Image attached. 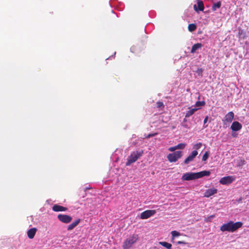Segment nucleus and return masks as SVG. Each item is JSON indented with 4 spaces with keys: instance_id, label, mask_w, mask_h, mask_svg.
<instances>
[{
    "instance_id": "obj_6",
    "label": "nucleus",
    "mask_w": 249,
    "mask_h": 249,
    "mask_svg": "<svg viewBox=\"0 0 249 249\" xmlns=\"http://www.w3.org/2000/svg\"><path fill=\"white\" fill-rule=\"evenodd\" d=\"M235 179L234 176H228L222 178L219 183L223 185H228L231 183Z\"/></svg>"
},
{
    "instance_id": "obj_12",
    "label": "nucleus",
    "mask_w": 249,
    "mask_h": 249,
    "mask_svg": "<svg viewBox=\"0 0 249 249\" xmlns=\"http://www.w3.org/2000/svg\"><path fill=\"white\" fill-rule=\"evenodd\" d=\"M217 190L215 188H213L206 190L204 194V196L206 197H209L210 196L216 194Z\"/></svg>"
},
{
    "instance_id": "obj_20",
    "label": "nucleus",
    "mask_w": 249,
    "mask_h": 249,
    "mask_svg": "<svg viewBox=\"0 0 249 249\" xmlns=\"http://www.w3.org/2000/svg\"><path fill=\"white\" fill-rule=\"evenodd\" d=\"M221 2L219 1L216 3H213L212 6V10L213 11H215L216 9L219 8L221 7Z\"/></svg>"
},
{
    "instance_id": "obj_31",
    "label": "nucleus",
    "mask_w": 249,
    "mask_h": 249,
    "mask_svg": "<svg viewBox=\"0 0 249 249\" xmlns=\"http://www.w3.org/2000/svg\"><path fill=\"white\" fill-rule=\"evenodd\" d=\"M208 116H207L205 117L204 120V124H205L208 121Z\"/></svg>"
},
{
    "instance_id": "obj_28",
    "label": "nucleus",
    "mask_w": 249,
    "mask_h": 249,
    "mask_svg": "<svg viewBox=\"0 0 249 249\" xmlns=\"http://www.w3.org/2000/svg\"><path fill=\"white\" fill-rule=\"evenodd\" d=\"M157 134H158V133H151V134H148V135L146 137V138H147V139H148V138H150V137H154V136H155L157 135Z\"/></svg>"
},
{
    "instance_id": "obj_13",
    "label": "nucleus",
    "mask_w": 249,
    "mask_h": 249,
    "mask_svg": "<svg viewBox=\"0 0 249 249\" xmlns=\"http://www.w3.org/2000/svg\"><path fill=\"white\" fill-rule=\"evenodd\" d=\"M52 210L54 212H64L66 211L68 209L66 207L55 204L53 206Z\"/></svg>"
},
{
    "instance_id": "obj_15",
    "label": "nucleus",
    "mask_w": 249,
    "mask_h": 249,
    "mask_svg": "<svg viewBox=\"0 0 249 249\" xmlns=\"http://www.w3.org/2000/svg\"><path fill=\"white\" fill-rule=\"evenodd\" d=\"M36 231L37 229L36 228H32L29 229L27 232L29 238L33 239L34 237Z\"/></svg>"
},
{
    "instance_id": "obj_35",
    "label": "nucleus",
    "mask_w": 249,
    "mask_h": 249,
    "mask_svg": "<svg viewBox=\"0 0 249 249\" xmlns=\"http://www.w3.org/2000/svg\"><path fill=\"white\" fill-rule=\"evenodd\" d=\"M198 71H199V72H202V70L201 69H198Z\"/></svg>"
},
{
    "instance_id": "obj_26",
    "label": "nucleus",
    "mask_w": 249,
    "mask_h": 249,
    "mask_svg": "<svg viewBox=\"0 0 249 249\" xmlns=\"http://www.w3.org/2000/svg\"><path fill=\"white\" fill-rule=\"evenodd\" d=\"M201 146H202V143L201 142H198L194 145V148L196 150H197V149H199L201 147Z\"/></svg>"
},
{
    "instance_id": "obj_1",
    "label": "nucleus",
    "mask_w": 249,
    "mask_h": 249,
    "mask_svg": "<svg viewBox=\"0 0 249 249\" xmlns=\"http://www.w3.org/2000/svg\"><path fill=\"white\" fill-rule=\"evenodd\" d=\"M210 174L209 171H202L197 173L188 172L183 175L181 179L187 181L196 179L204 176H209Z\"/></svg>"
},
{
    "instance_id": "obj_29",
    "label": "nucleus",
    "mask_w": 249,
    "mask_h": 249,
    "mask_svg": "<svg viewBox=\"0 0 249 249\" xmlns=\"http://www.w3.org/2000/svg\"><path fill=\"white\" fill-rule=\"evenodd\" d=\"M181 125H182L183 127H184V128H187V129L189 128V126H188V124H187L186 123H182V124H181Z\"/></svg>"
},
{
    "instance_id": "obj_24",
    "label": "nucleus",
    "mask_w": 249,
    "mask_h": 249,
    "mask_svg": "<svg viewBox=\"0 0 249 249\" xmlns=\"http://www.w3.org/2000/svg\"><path fill=\"white\" fill-rule=\"evenodd\" d=\"M205 105L204 101H197L195 104V107H199L201 106H204Z\"/></svg>"
},
{
    "instance_id": "obj_2",
    "label": "nucleus",
    "mask_w": 249,
    "mask_h": 249,
    "mask_svg": "<svg viewBox=\"0 0 249 249\" xmlns=\"http://www.w3.org/2000/svg\"><path fill=\"white\" fill-rule=\"evenodd\" d=\"M243 225V223L241 222H236L234 223L232 221H230L227 223L223 224L220 227V230L222 231H228L233 232L236 230H237L239 228L242 227Z\"/></svg>"
},
{
    "instance_id": "obj_34",
    "label": "nucleus",
    "mask_w": 249,
    "mask_h": 249,
    "mask_svg": "<svg viewBox=\"0 0 249 249\" xmlns=\"http://www.w3.org/2000/svg\"><path fill=\"white\" fill-rule=\"evenodd\" d=\"M214 217V215H211V216H210V217L211 218H213Z\"/></svg>"
},
{
    "instance_id": "obj_5",
    "label": "nucleus",
    "mask_w": 249,
    "mask_h": 249,
    "mask_svg": "<svg viewBox=\"0 0 249 249\" xmlns=\"http://www.w3.org/2000/svg\"><path fill=\"white\" fill-rule=\"evenodd\" d=\"M182 156V152L180 151H176L173 153L169 154L167 158L170 162L177 161Z\"/></svg>"
},
{
    "instance_id": "obj_21",
    "label": "nucleus",
    "mask_w": 249,
    "mask_h": 249,
    "mask_svg": "<svg viewBox=\"0 0 249 249\" xmlns=\"http://www.w3.org/2000/svg\"><path fill=\"white\" fill-rule=\"evenodd\" d=\"M188 28V30L190 32H192L196 30V26L195 24L191 23V24H189Z\"/></svg>"
},
{
    "instance_id": "obj_22",
    "label": "nucleus",
    "mask_w": 249,
    "mask_h": 249,
    "mask_svg": "<svg viewBox=\"0 0 249 249\" xmlns=\"http://www.w3.org/2000/svg\"><path fill=\"white\" fill-rule=\"evenodd\" d=\"M186 146V144L184 143H180L176 145V149H183Z\"/></svg>"
},
{
    "instance_id": "obj_25",
    "label": "nucleus",
    "mask_w": 249,
    "mask_h": 249,
    "mask_svg": "<svg viewBox=\"0 0 249 249\" xmlns=\"http://www.w3.org/2000/svg\"><path fill=\"white\" fill-rule=\"evenodd\" d=\"M209 156V152L208 151L205 152V153H204V154L203 155V156L202 157V160L203 161L206 160L208 159Z\"/></svg>"
},
{
    "instance_id": "obj_7",
    "label": "nucleus",
    "mask_w": 249,
    "mask_h": 249,
    "mask_svg": "<svg viewBox=\"0 0 249 249\" xmlns=\"http://www.w3.org/2000/svg\"><path fill=\"white\" fill-rule=\"evenodd\" d=\"M156 213L155 210H146L141 213L140 217L142 219H146L154 215Z\"/></svg>"
},
{
    "instance_id": "obj_8",
    "label": "nucleus",
    "mask_w": 249,
    "mask_h": 249,
    "mask_svg": "<svg viewBox=\"0 0 249 249\" xmlns=\"http://www.w3.org/2000/svg\"><path fill=\"white\" fill-rule=\"evenodd\" d=\"M58 220L64 223H69L72 220V217L67 214H59L57 216Z\"/></svg>"
},
{
    "instance_id": "obj_9",
    "label": "nucleus",
    "mask_w": 249,
    "mask_h": 249,
    "mask_svg": "<svg viewBox=\"0 0 249 249\" xmlns=\"http://www.w3.org/2000/svg\"><path fill=\"white\" fill-rule=\"evenodd\" d=\"M234 113L232 111L228 112L225 116L224 120H222L224 124L230 123L232 122L234 118Z\"/></svg>"
},
{
    "instance_id": "obj_32",
    "label": "nucleus",
    "mask_w": 249,
    "mask_h": 249,
    "mask_svg": "<svg viewBox=\"0 0 249 249\" xmlns=\"http://www.w3.org/2000/svg\"><path fill=\"white\" fill-rule=\"evenodd\" d=\"M177 244H185L186 243L183 242V241H178V242H177Z\"/></svg>"
},
{
    "instance_id": "obj_18",
    "label": "nucleus",
    "mask_w": 249,
    "mask_h": 249,
    "mask_svg": "<svg viewBox=\"0 0 249 249\" xmlns=\"http://www.w3.org/2000/svg\"><path fill=\"white\" fill-rule=\"evenodd\" d=\"M201 47H202V44L201 43H197L195 44L194 45H193V46L192 47V49L191 50V53H194L196 51V50H197V49H198L199 48H201Z\"/></svg>"
},
{
    "instance_id": "obj_16",
    "label": "nucleus",
    "mask_w": 249,
    "mask_h": 249,
    "mask_svg": "<svg viewBox=\"0 0 249 249\" xmlns=\"http://www.w3.org/2000/svg\"><path fill=\"white\" fill-rule=\"evenodd\" d=\"M80 219H78L76 220L73 221L72 223L68 226L67 230L68 231H71L73 230L80 223Z\"/></svg>"
},
{
    "instance_id": "obj_37",
    "label": "nucleus",
    "mask_w": 249,
    "mask_h": 249,
    "mask_svg": "<svg viewBox=\"0 0 249 249\" xmlns=\"http://www.w3.org/2000/svg\"><path fill=\"white\" fill-rule=\"evenodd\" d=\"M241 200H242V198H240L239 199V201H239V202H240V201H241Z\"/></svg>"
},
{
    "instance_id": "obj_30",
    "label": "nucleus",
    "mask_w": 249,
    "mask_h": 249,
    "mask_svg": "<svg viewBox=\"0 0 249 249\" xmlns=\"http://www.w3.org/2000/svg\"><path fill=\"white\" fill-rule=\"evenodd\" d=\"M176 150V147L175 146H173V147H171L169 148V150L171 152H173V151H175V150Z\"/></svg>"
},
{
    "instance_id": "obj_11",
    "label": "nucleus",
    "mask_w": 249,
    "mask_h": 249,
    "mask_svg": "<svg viewBox=\"0 0 249 249\" xmlns=\"http://www.w3.org/2000/svg\"><path fill=\"white\" fill-rule=\"evenodd\" d=\"M242 127V124L237 121L233 122L231 126V128L232 131H237L240 130Z\"/></svg>"
},
{
    "instance_id": "obj_36",
    "label": "nucleus",
    "mask_w": 249,
    "mask_h": 249,
    "mask_svg": "<svg viewBox=\"0 0 249 249\" xmlns=\"http://www.w3.org/2000/svg\"><path fill=\"white\" fill-rule=\"evenodd\" d=\"M198 71H199V72H202V70L201 69H198Z\"/></svg>"
},
{
    "instance_id": "obj_10",
    "label": "nucleus",
    "mask_w": 249,
    "mask_h": 249,
    "mask_svg": "<svg viewBox=\"0 0 249 249\" xmlns=\"http://www.w3.org/2000/svg\"><path fill=\"white\" fill-rule=\"evenodd\" d=\"M198 152L196 150H194L191 154L185 160L184 162L185 164H188L190 162L193 161L195 157L197 155Z\"/></svg>"
},
{
    "instance_id": "obj_3",
    "label": "nucleus",
    "mask_w": 249,
    "mask_h": 249,
    "mask_svg": "<svg viewBox=\"0 0 249 249\" xmlns=\"http://www.w3.org/2000/svg\"><path fill=\"white\" fill-rule=\"evenodd\" d=\"M143 153V151L142 150L132 152L127 159V161L125 164L126 165L129 166L135 162L142 155Z\"/></svg>"
},
{
    "instance_id": "obj_27",
    "label": "nucleus",
    "mask_w": 249,
    "mask_h": 249,
    "mask_svg": "<svg viewBox=\"0 0 249 249\" xmlns=\"http://www.w3.org/2000/svg\"><path fill=\"white\" fill-rule=\"evenodd\" d=\"M157 107L158 108H161V107H164V104L162 102L159 101L157 103Z\"/></svg>"
},
{
    "instance_id": "obj_23",
    "label": "nucleus",
    "mask_w": 249,
    "mask_h": 249,
    "mask_svg": "<svg viewBox=\"0 0 249 249\" xmlns=\"http://www.w3.org/2000/svg\"><path fill=\"white\" fill-rule=\"evenodd\" d=\"M171 233L172 234V239H173L175 237L178 236L180 235L179 232L176 231H172Z\"/></svg>"
},
{
    "instance_id": "obj_17",
    "label": "nucleus",
    "mask_w": 249,
    "mask_h": 249,
    "mask_svg": "<svg viewBox=\"0 0 249 249\" xmlns=\"http://www.w3.org/2000/svg\"><path fill=\"white\" fill-rule=\"evenodd\" d=\"M189 110H188L185 114V117L188 118L192 116L197 109L198 108H191L190 107L189 108Z\"/></svg>"
},
{
    "instance_id": "obj_19",
    "label": "nucleus",
    "mask_w": 249,
    "mask_h": 249,
    "mask_svg": "<svg viewBox=\"0 0 249 249\" xmlns=\"http://www.w3.org/2000/svg\"><path fill=\"white\" fill-rule=\"evenodd\" d=\"M159 243L167 249H171L172 248V245L166 242H159Z\"/></svg>"
},
{
    "instance_id": "obj_14",
    "label": "nucleus",
    "mask_w": 249,
    "mask_h": 249,
    "mask_svg": "<svg viewBox=\"0 0 249 249\" xmlns=\"http://www.w3.org/2000/svg\"><path fill=\"white\" fill-rule=\"evenodd\" d=\"M198 8H197L196 5H194V8L196 11L198 10L203 11L204 9V4L202 0H198L197 2Z\"/></svg>"
},
{
    "instance_id": "obj_33",
    "label": "nucleus",
    "mask_w": 249,
    "mask_h": 249,
    "mask_svg": "<svg viewBox=\"0 0 249 249\" xmlns=\"http://www.w3.org/2000/svg\"><path fill=\"white\" fill-rule=\"evenodd\" d=\"M187 122V119H186V118L185 117V118H184L183 120V122L182 123H186Z\"/></svg>"
},
{
    "instance_id": "obj_4",
    "label": "nucleus",
    "mask_w": 249,
    "mask_h": 249,
    "mask_svg": "<svg viewBox=\"0 0 249 249\" xmlns=\"http://www.w3.org/2000/svg\"><path fill=\"white\" fill-rule=\"evenodd\" d=\"M138 239L137 234H133L127 238L123 243V248L124 249H128L132 245L135 243Z\"/></svg>"
}]
</instances>
